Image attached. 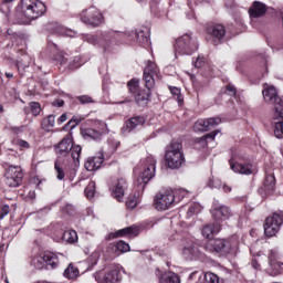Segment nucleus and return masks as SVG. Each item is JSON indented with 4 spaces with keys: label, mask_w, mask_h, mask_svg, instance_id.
<instances>
[{
    "label": "nucleus",
    "mask_w": 283,
    "mask_h": 283,
    "mask_svg": "<svg viewBox=\"0 0 283 283\" xmlns=\"http://www.w3.org/2000/svg\"><path fill=\"white\" fill-rule=\"evenodd\" d=\"M165 160L168 169H180L186 163L182 143L178 140L170 142L165 150Z\"/></svg>",
    "instance_id": "1"
},
{
    "label": "nucleus",
    "mask_w": 283,
    "mask_h": 283,
    "mask_svg": "<svg viewBox=\"0 0 283 283\" xmlns=\"http://www.w3.org/2000/svg\"><path fill=\"white\" fill-rule=\"evenodd\" d=\"M207 33L211 36L214 45H218L224 41V36H227V29L222 24H210L207 28Z\"/></svg>",
    "instance_id": "12"
},
{
    "label": "nucleus",
    "mask_w": 283,
    "mask_h": 283,
    "mask_svg": "<svg viewBox=\"0 0 283 283\" xmlns=\"http://www.w3.org/2000/svg\"><path fill=\"white\" fill-rule=\"evenodd\" d=\"M7 35L10 36L11 41H17L19 39H23V33L21 32H15L12 29L7 30Z\"/></svg>",
    "instance_id": "46"
},
{
    "label": "nucleus",
    "mask_w": 283,
    "mask_h": 283,
    "mask_svg": "<svg viewBox=\"0 0 283 283\" xmlns=\"http://www.w3.org/2000/svg\"><path fill=\"white\" fill-rule=\"evenodd\" d=\"M80 19L82 23H85V25H90L91 28H98L105 23V18L103 17V13L96 9V7H91L88 9H84L80 13Z\"/></svg>",
    "instance_id": "7"
},
{
    "label": "nucleus",
    "mask_w": 283,
    "mask_h": 283,
    "mask_svg": "<svg viewBox=\"0 0 283 283\" xmlns=\"http://www.w3.org/2000/svg\"><path fill=\"white\" fill-rule=\"evenodd\" d=\"M78 273V268H75L72 263H70L64 270V277H67V280H76Z\"/></svg>",
    "instance_id": "36"
},
{
    "label": "nucleus",
    "mask_w": 283,
    "mask_h": 283,
    "mask_svg": "<svg viewBox=\"0 0 283 283\" xmlns=\"http://www.w3.org/2000/svg\"><path fill=\"white\" fill-rule=\"evenodd\" d=\"M104 283H118L120 282V273L118 270H112L103 276Z\"/></svg>",
    "instance_id": "32"
},
{
    "label": "nucleus",
    "mask_w": 283,
    "mask_h": 283,
    "mask_svg": "<svg viewBox=\"0 0 283 283\" xmlns=\"http://www.w3.org/2000/svg\"><path fill=\"white\" fill-rule=\"evenodd\" d=\"M76 101H78L81 105H90V103H94V98H92L90 95L76 96Z\"/></svg>",
    "instance_id": "47"
},
{
    "label": "nucleus",
    "mask_w": 283,
    "mask_h": 283,
    "mask_svg": "<svg viewBox=\"0 0 283 283\" xmlns=\"http://www.w3.org/2000/svg\"><path fill=\"white\" fill-rule=\"evenodd\" d=\"M229 163H230V169H232V171H234V174H242L244 176H251V175L255 174V171H256L255 165H253L251 163L240 164V163L233 161V158H231L229 160Z\"/></svg>",
    "instance_id": "14"
},
{
    "label": "nucleus",
    "mask_w": 283,
    "mask_h": 283,
    "mask_svg": "<svg viewBox=\"0 0 283 283\" xmlns=\"http://www.w3.org/2000/svg\"><path fill=\"white\" fill-rule=\"evenodd\" d=\"M55 118L56 117L54 115H49L48 118H44L42 120V129L50 132V127H54Z\"/></svg>",
    "instance_id": "40"
},
{
    "label": "nucleus",
    "mask_w": 283,
    "mask_h": 283,
    "mask_svg": "<svg viewBox=\"0 0 283 283\" xmlns=\"http://www.w3.org/2000/svg\"><path fill=\"white\" fill-rule=\"evenodd\" d=\"M159 283H180V276L174 272H165L159 277Z\"/></svg>",
    "instance_id": "31"
},
{
    "label": "nucleus",
    "mask_w": 283,
    "mask_h": 283,
    "mask_svg": "<svg viewBox=\"0 0 283 283\" xmlns=\"http://www.w3.org/2000/svg\"><path fill=\"white\" fill-rule=\"evenodd\" d=\"M46 269H56L59 266V255L53 252H44Z\"/></svg>",
    "instance_id": "30"
},
{
    "label": "nucleus",
    "mask_w": 283,
    "mask_h": 283,
    "mask_svg": "<svg viewBox=\"0 0 283 283\" xmlns=\"http://www.w3.org/2000/svg\"><path fill=\"white\" fill-rule=\"evenodd\" d=\"M182 254L188 259L193 258V255H198V245L196 243H187L184 247Z\"/></svg>",
    "instance_id": "33"
},
{
    "label": "nucleus",
    "mask_w": 283,
    "mask_h": 283,
    "mask_svg": "<svg viewBox=\"0 0 283 283\" xmlns=\"http://www.w3.org/2000/svg\"><path fill=\"white\" fill-rule=\"evenodd\" d=\"M283 224V212H275L272 217H268L264 223V234L266 238L277 235V231Z\"/></svg>",
    "instance_id": "9"
},
{
    "label": "nucleus",
    "mask_w": 283,
    "mask_h": 283,
    "mask_svg": "<svg viewBox=\"0 0 283 283\" xmlns=\"http://www.w3.org/2000/svg\"><path fill=\"white\" fill-rule=\"evenodd\" d=\"M125 189H127V179H117L116 185L111 188L113 198L118 202H123V198H125Z\"/></svg>",
    "instance_id": "19"
},
{
    "label": "nucleus",
    "mask_w": 283,
    "mask_h": 283,
    "mask_svg": "<svg viewBox=\"0 0 283 283\" xmlns=\"http://www.w3.org/2000/svg\"><path fill=\"white\" fill-rule=\"evenodd\" d=\"M221 229H222V226L220 224V222L217 221L214 223L206 224L202 228L201 233H202L203 238L211 240V238L217 235V233H220Z\"/></svg>",
    "instance_id": "24"
},
{
    "label": "nucleus",
    "mask_w": 283,
    "mask_h": 283,
    "mask_svg": "<svg viewBox=\"0 0 283 283\" xmlns=\"http://www.w3.org/2000/svg\"><path fill=\"white\" fill-rule=\"evenodd\" d=\"M272 129L275 138H283V117L277 116V112L274 111V117L272 118Z\"/></svg>",
    "instance_id": "26"
},
{
    "label": "nucleus",
    "mask_w": 283,
    "mask_h": 283,
    "mask_svg": "<svg viewBox=\"0 0 283 283\" xmlns=\"http://www.w3.org/2000/svg\"><path fill=\"white\" fill-rule=\"evenodd\" d=\"M65 120H67V114L63 113L59 118H57V124L59 125H63V123H65Z\"/></svg>",
    "instance_id": "57"
},
{
    "label": "nucleus",
    "mask_w": 283,
    "mask_h": 283,
    "mask_svg": "<svg viewBox=\"0 0 283 283\" xmlns=\"http://www.w3.org/2000/svg\"><path fill=\"white\" fill-rule=\"evenodd\" d=\"M127 88L129 94L135 96L137 92H140V81L138 78H132L130 81L127 82Z\"/></svg>",
    "instance_id": "35"
},
{
    "label": "nucleus",
    "mask_w": 283,
    "mask_h": 283,
    "mask_svg": "<svg viewBox=\"0 0 283 283\" xmlns=\"http://www.w3.org/2000/svg\"><path fill=\"white\" fill-rule=\"evenodd\" d=\"M226 8H235V4L233 2H226Z\"/></svg>",
    "instance_id": "62"
},
{
    "label": "nucleus",
    "mask_w": 283,
    "mask_h": 283,
    "mask_svg": "<svg viewBox=\"0 0 283 283\" xmlns=\"http://www.w3.org/2000/svg\"><path fill=\"white\" fill-rule=\"evenodd\" d=\"M249 14L252 19H260L266 14V4L264 2L254 1L249 9Z\"/></svg>",
    "instance_id": "23"
},
{
    "label": "nucleus",
    "mask_w": 283,
    "mask_h": 283,
    "mask_svg": "<svg viewBox=\"0 0 283 283\" xmlns=\"http://www.w3.org/2000/svg\"><path fill=\"white\" fill-rule=\"evenodd\" d=\"M63 105H65V101L63 99H55L52 102L53 107H63Z\"/></svg>",
    "instance_id": "54"
},
{
    "label": "nucleus",
    "mask_w": 283,
    "mask_h": 283,
    "mask_svg": "<svg viewBox=\"0 0 283 283\" xmlns=\"http://www.w3.org/2000/svg\"><path fill=\"white\" fill-rule=\"evenodd\" d=\"M8 213H10V206H2V208L0 209V220H3L4 217L8 216Z\"/></svg>",
    "instance_id": "50"
},
{
    "label": "nucleus",
    "mask_w": 283,
    "mask_h": 283,
    "mask_svg": "<svg viewBox=\"0 0 283 283\" xmlns=\"http://www.w3.org/2000/svg\"><path fill=\"white\" fill-rule=\"evenodd\" d=\"M176 202H180V199L177 200L174 190H166L155 196L154 207L157 211H167V209H171Z\"/></svg>",
    "instance_id": "8"
},
{
    "label": "nucleus",
    "mask_w": 283,
    "mask_h": 283,
    "mask_svg": "<svg viewBox=\"0 0 283 283\" xmlns=\"http://www.w3.org/2000/svg\"><path fill=\"white\" fill-rule=\"evenodd\" d=\"M274 112H276V116H280L281 118H283V104L280 106H275Z\"/></svg>",
    "instance_id": "55"
},
{
    "label": "nucleus",
    "mask_w": 283,
    "mask_h": 283,
    "mask_svg": "<svg viewBox=\"0 0 283 283\" xmlns=\"http://www.w3.org/2000/svg\"><path fill=\"white\" fill-rule=\"evenodd\" d=\"M269 264L271 269H279L280 273H283V263L280 261H275L272 258H269Z\"/></svg>",
    "instance_id": "49"
},
{
    "label": "nucleus",
    "mask_w": 283,
    "mask_h": 283,
    "mask_svg": "<svg viewBox=\"0 0 283 283\" xmlns=\"http://www.w3.org/2000/svg\"><path fill=\"white\" fill-rule=\"evenodd\" d=\"M7 78H14V74L12 73H6Z\"/></svg>",
    "instance_id": "64"
},
{
    "label": "nucleus",
    "mask_w": 283,
    "mask_h": 283,
    "mask_svg": "<svg viewBox=\"0 0 283 283\" xmlns=\"http://www.w3.org/2000/svg\"><path fill=\"white\" fill-rule=\"evenodd\" d=\"M137 205L138 203L134 199H130L129 201L126 202L128 209H136Z\"/></svg>",
    "instance_id": "56"
},
{
    "label": "nucleus",
    "mask_w": 283,
    "mask_h": 283,
    "mask_svg": "<svg viewBox=\"0 0 283 283\" xmlns=\"http://www.w3.org/2000/svg\"><path fill=\"white\" fill-rule=\"evenodd\" d=\"M84 140H101L105 129L97 130L94 128H84L81 130Z\"/></svg>",
    "instance_id": "25"
},
{
    "label": "nucleus",
    "mask_w": 283,
    "mask_h": 283,
    "mask_svg": "<svg viewBox=\"0 0 283 283\" xmlns=\"http://www.w3.org/2000/svg\"><path fill=\"white\" fill-rule=\"evenodd\" d=\"M103 163H105V155L99 153L98 156L88 157L84 164L86 171H98L101 167H103Z\"/></svg>",
    "instance_id": "20"
},
{
    "label": "nucleus",
    "mask_w": 283,
    "mask_h": 283,
    "mask_svg": "<svg viewBox=\"0 0 283 283\" xmlns=\"http://www.w3.org/2000/svg\"><path fill=\"white\" fill-rule=\"evenodd\" d=\"M31 264H32V266H34V269H38V271L46 269V265H45V253L40 254V255L33 258Z\"/></svg>",
    "instance_id": "34"
},
{
    "label": "nucleus",
    "mask_w": 283,
    "mask_h": 283,
    "mask_svg": "<svg viewBox=\"0 0 283 283\" xmlns=\"http://www.w3.org/2000/svg\"><path fill=\"white\" fill-rule=\"evenodd\" d=\"M222 123L220 117H210L208 119H199L193 125L195 132H210L213 127H218Z\"/></svg>",
    "instance_id": "13"
},
{
    "label": "nucleus",
    "mask_w": 283,
    "mask_h": 283,
    "mask_svg": "<svg viewBox=\"0 0 283 283\" xmlns=\"http://www.w3.org/2000/svg\"><path fill=\"white\" fill-rule=\"evenodd\" d=\"M52 61L56 65L60 72H65L66 70H76L81 67L78 63V57H74L73 61L69 62L67 54L63 52H57L53 55Z\"/></svg>",
    "instance_id": "10"
},
{
    "label": "nucleus",
    "mask_w": 283,
    "mask_h": 283,
    "mask_svg": "<svg viewBox=\"0 0 283 283\" xmlns=\"http://www.w3.org/2000/svg\"><path fill=\"white\" fill-rule=\"evenodd\" d=\"M70 151L73 163H75V167H78V165H81L78 158H81V151H83V148L81 145L72 144V138L66 136L57 144V154H60V156H67Z\"/></svg>",
    "instance_id": "5"
},
{
    "label": "nucleus",
    "mask_w": 283,
    "mask_h": 283,
    "mask_svg": "<svg viewBox=\"0 0 283 283\" xmlns=\"http://www.w3.org/2000/svg\"><path fill=\"white\" fill-rule=\"evenodd\" d=\"M30 108H31V113L33 114V116H39L41 114V103L31 102Z\"/></svg>",
    "instance_id": "45"
},
{
    "label": "nucleus",
    "mask_w": 283,
    "mask_h": 283,
    "mask_svg": "<svg viewBox=\"0 0 283 283\" xmlns=\"http://www.w3.org/2000/svg\"><path fill=\"white\" fill-rule=\"evenodd\" d=\"M123 235H138V228L130 226L108 234L107 240H114L116 238H123Z\"/></svg>",
    "instance_id": "27"
},
{
    "label": "nucleus",
    "mask_w": 283,
    "mask_h": 283,
    "mask_svg": "<svg viewBox=\"0 0 283 283\" xmlns=\"http://www.w3.org/2000/svg\"><path fill=\"white\" fill-rule=\"evenodd\" d=\"M133 36H135L137 43H139L140 45L149 43V29L143 27L142 29L133 32Z\"/></svg>",
    "instance_id": "28"
},
{
    "label": "nucleus",
    "mask_w": 283,
    "mask_h": 283,
    "mask_svg": "<svg viewBox=\"0 0 283 283\" xmlns=\"http://www.w3.org/2000/svg\"><path fill=\"white\" fill-rule=\"evenodd\" d=\"M14 134H21L23 132V127L14 126L11 128Z\"/></svg>",
    "instance_id": "59"
},
{
    "label": "nucleus",
    "mask_w": 283,
    "mask_h": 283,
    "mask_svg": "<svg viewBox=\"0 0 283 283\" xmlns=\"http://www.w3.org/2000/svg\"><path fill=\"white\" fill-rule=\"evenodd\" d=\"M158 74V66L154 62H148L147 66L144 69V81L146 87H154L156 85V81L154 76Z\"/></svg>",
    "instance_id": "16"
},
{
    "label": "nucleus",
    "mask_w": 283,
    "mask_h": 283,
    "mask_svg": "<svg viewBox=\"0 0 283 283\" xmlns=\"http://www.w3.org/2000/svg\"><path fill=\"white\" fill-rule=\"evenodd\" d=\"M222 189H223L224 193H231V186H228L227 184H224Z\"/></svg>",
    "instance_id": "60"
},
{
    "label": "nucleus",
    "mask_w": 283,
    "mask_h": 283,
    "mask_svg": "<svg viewBox=\"0 0 283 283\" xmlns=\"http://www.w3.org/2000/svg\"><path fill=\"white\" fill-rule=\"evenodd\" d=\"M205 66V56H198L195 62V67L200 69Z\"/></svg>",
    "instance_id": "51"
},
{
    "label": "nucleus",
    "mask_w": 283,
    "mask_h": 283,
    "mask_svg": "<svg viewBox=\"0 0 283 283\" xmlns=\"http://www.w3.org/2000/svg\"><path fill=\"white\" fill-rule=\"evenodd\" d=\"M19 147H22L23 149H30V143H28L27 140L20 139L18 142Z\"/></svg>",
    "instance_id": "53"
},
{
    "label": "nucleus",
    "mask_w": 283,
    "mask_h": 283,
    "mask_svg": "<svg viewBox=\"0 0 283 283\" xmlns=\"http://www.w3.org/2000/svg\"><path fill=\"white\" fill-rule=\"evenodd\" d=\"M147 123V119L144 116L137 115L127 119L122 128L124 134H129L136 129V127H143Z\"/></svg>",
    "instance_id": "17"
},
{
    "label": "nucleus",
    "mask_w": 283,
    "mask_h": 283,
    "mask_svg": "<svg viewBox=\"0 0 283 283\" xmlns=\"http://www.w3.org/2000/svg\"><path fill=\"white\" fill-rule=\"evenodd\" d=\"M62 240L69 242V244H74V242L78 240V234H76V231L74 230H66L63 233Z\"/></svg>",
    "instance_id": "37"
},
{
    "label": "nucleus",
    "mask_w": 283,
    "mask_h": 283,
    "mask_svg": "<svg viewBox=\"0 0 283 283\" xmlns=\"http://www.w3.org/2000/svg\"><path fill=\"white\" fill-rule=\"evenodd\" d=\"M35 198H36V192L34 190H30L28 193V199L35 200Z\"/></svg>",
    "instance_id": "58"
},
{
    "label": "nucleus",
    "mask_w": 283,
    "mask_h": 283,
    "mask_svg": "<svg viewBox=\"0 0 283 283\" xmlns=\"http://www.w3.org/2000/svg\"><path fill=\"white\" fill-rule=\"evenodd\" d=\"M54 169L57 174L56 175L57 180H63V178H65V171L63 170V168H61V164H59V160L54 163Z\"/></svg>",
    "instance_id": "44"
},
{
    "label": "nucleus",
    "mask_w": 283,
    "mask_h": 283,
    "mask_svg": "<svg viewBox=\"0 0 283 283\" xmlns=\"http://www.w3.org/2000/svg\"><path fill=\"white\" fill-rule=\"evenodd\" d=\"M85 120V117L74 115L69 123L65 124L64 129H74L77 125H81Z\"/></svg>",
    "instance_id": "38"
},
{
    "label": "nucleus",
    "mask_w": 283,
    "mask_h": 283,
    "mask_svg": "<svg viewBox=\"0 0 283 283\" xmlns=\"http://www.w3.org/2000/svg\"><path fill=\"white\" fill-rule=\"evenodd\" d=\"M151 90H154V87L142 88L134 95L135 103L138 107H147L149 98H151Z\"/></svg>",
    "instance_id": "21"
},
{
    "label": "nucleus",
    "mask_w": 283,
    "mask_h": 283,
    "mask_svg": "<svg viewBox=\"0 0 283 283\" xmlns=\"http://www.w3.org/2000/svg\"><path fill=\"white\" fill-rule=\"evenodd\" d=\"M263 185L268 191H273L275 189V175L266 174Z\"/></svg>",
    "instance_id": "39"
},
{
    "label": "nucleus",
    "mask_w": 283,
    "mask_h": 283,
    "mask_svg": "<svg viewBox=\"0 0 283 283\" xmlns=\"http://www.w3.org/2000/svg\"><path fill=\"white\" fill-rule=\"evenodd\" d=\"M4 176L8 187H20L21 182H23V168L11 165L7 168Z\"/></svg>",
    "instance_id": "11"
},
{
    "label": "nucleus",
    "mask_w": 283,
    "mask_h": 283,
    "mask_svg": "<svg viewBox=\"0 0 283 283\" xmlns=\"http://www.w3.org/2000/svg\"><path fill=\"white\" fill-rule=\"evenodd\" d=\"M251 266H252V269H254V271H261L262 270L260 263L258 262V259H252Z\"/></svg>",
    "instance_id": "52"
},
{
    "label": "nucleus",
    "mask_w": 283,
    "mask_h": 283,
    "mask_svg": "<svg viewBox=\"0 0 283 283\" xmlns=\"http://www.w3.org/2000/svg\"><path fill=\"white\" fill-rule=\"evenodd\" d=\"M85 41L91 45H103V39L98 35H86Z\"/></svg>",
    "instance_id": "43"
},
{
    "label": "nucleus",
    "mask_w": 283,
    "mask_h": 283,
    "mask_svg": "<svg viewBox=\"0 0 283 283\" xmlns=\"http://www.w3.org/2000/svg\"><path fill=\"white\" fill-rule=\"evenodd\" d=\"M220 130H214V132H211L209 134H206L203 137H199V138H196L195 139V149H202V143L203 144H207V140H213V138H216V136H218Z\"/></svg>",
    "instance_id": "29"
},
{
    "label": "nucleus",
    "mask_w": 283,
    "mask_h": 283,
    "mask_svg": "<svg viewBox=\"0 0 283 283\" xmlns=\"http://www.w3.org/2000/svg\"><path fill=\"white\" fill-rule=\"evenodd\" d=\"M237 94L238 91L235 86L228 84L224 88H221L219 95L214 98V103L216 105H222V101L227 99V96H229V98H235Z\"/></svg>",
    "instance_id": "22"
},
{
    "label": "nucleus",
    "mask_w": 283,
    "mask_h": 283,
    "mask_svg": "<svg viewBox=\"0 0 283 283\" xmlns=\"http://www.w3.org/2000/svg\"><path fill=\"white\" fill-rule=\"evenodd\" d=\"M212 218L216 222H222L223 220H229V218H233V211L228 206H218L217 203L213 205L211 210Z\"/></svg>",
    "instance_id": "15"
},
{
    "label": "nucleus",
    "mask_w": 283,
    "mask_h": 283,
    "mask_svg": "<svg viewBox=\"0 0 283 283\" xmlns=\"http://www.w3.org/2000/svg\"><path fill=\"white\" fill-rule=\"evenodd\" d=\"M125 103H132V101L125 99V101L118 102V105H125Z\"/></svg>",
    "instance_id": "63"
},
{
    "label": "nucleus",
    "mask_w": 283,
    "mask_h": 283,
    "mask_svg": "<svg viewBox=\"0 0 283 283\" xmlns=\"http://www.w3.org/2000/svg\"><path fill=\"white\" fill-rule=\"evenodd\" d=\"M205 250L208 253H212V255L222 258V255L231 253V241L227 239H210L205 244Z\"/></svg>",
    "instance_id": "6"
},
{
    "label": "nucleus",
    "mask_w": 283,
    "mask_h": 283,
    "mask_svg": "<svg viewBox=\"0 0 283 283\" xmlns=\"http://www.w3.org/2000/svg\"><path fill=\"white\" fill-rule=\"evenodd\" d=\"M114 251H118L119 253H127L129 251V243H126L125 241H118L114 247Z\"/></svg>",
    "instance_id": "41"
},
{
    "label": "nucleus",
    "mask_w": 283,
    "mask_h": 283,
    "mask_svg": "<svg viewBox=\"0 0 283 283\" xmlns=\"http://www.w3.org/2000/svg\"><path fill=\"white\" fill-rule=\"evenodd\" d=\"M84 192L87 198H94V193H96V182L90 181Z\"/></svg>",
    "instance_id": "42"
},
{
    "label": "nucleus",
    "mask_w": 283,
    "mask_h": 283,
    "mask_svg": "<svg viewBox=\"0 0 283 283\" xmlns=\"http://www.w3.org/2000/svg\"><path fill=\"white\" fill-rule=\"evenodd\" d=\"M263 98L266 103H271L274 107H280L283 105V101L280 96H277V90L274 86H270L262 92Z\"/></svg>",
    "instance_id": "18"
},
{
    "label": "nucleus",
    "mask_w": 283,
    "mask_h": 283,
    "mask_svg": "<svg viewBox=\"0 0 283 283\" xmlns=\"http://www.w3.org/2000/svg\"><path fill=\"white\" fill-rule=\"evenodd\" d=\"M142 170L136 180V185L138 187V191H145V187H147V182L155 178L156 176V159L151 156L146 157L140 161Z\"/></svg>",
    "instance_id": "3"
},
{
    "label": "nucleus",
    "mask_w": 283,
    "mask_h": 283,
    "mask_svg": "<svg viewBox=\"0 0 283 283\" xmlns=\"http://www.w3.org/2000/svg\"><path fill=\"white\" fill-rule=\"evenodd\" d=\"M174 48L175 56H191V54L198 52L200 42L191 33H186L175 40Z\"/></svg>",
    "instance_id": "2"
},
{
    "label": "nucleus",
    "mask_w": 283,
    "mask_h": 283,
    "mask_svg": "<svg viewBox=\"0 0 283 283\" xmlns=\"http://www.w3.org/2000/svg\"><path fill=\"white\" fill-rule=\"evenodd\" d=\"M21 11L27 19L34 21L48 12V7L39 0H21Z\"/></svg>",
    "instance_id": "4"
},
{
    "label": "nucleus",
    "mask_w": 283,
    "mask_h": 283,
    "mask_svg": "<svg viewBox=\"0 0 283 283\" xmlns=\"http://www.w3.org/2000/svg\"><path fill=\"white\" fill-rule=\"evenodd\" d=\"M208 187H210V189H213L216 187V181L213 179H210L208 181Z\"/></svg>",
    "instance_id": "61"
},
{
    "label": "nucleus",
    "mask_w": 283,
    "mask_h": 283,
    "mask_svg": "<svg viewBox=\"0 0 283 283\" xmlns=\"http://www.w3.org/2000/svg\"><path fill=\"white\" fill-rule=\"evenodd\" d=\"M170 90V94H172V96H177V101L178 103H182V94L179 87L176 86H169Z\"/></svg>",
    "instance_id": "48"
}]
</instances>
